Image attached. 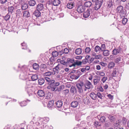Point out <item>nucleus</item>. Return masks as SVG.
Returning a JSON list of instances; mask_svg holds the SVG:
<instances>
[{
	"mask_svg": "<svg viewBox=\"0 0 129 129\" xmlns=\"http://www.w3.org/2000/svg\"><path fill=\"white\" fill-rule=\"evenodd\" d=\"M45 79L49 85L48 86L47 88L50 89L52 91H56L57 89V86L59 85V83L58 82L55 83V81L54 80H52L48 77H45Z\"/></svg>",
	"mask_w": 129,
	"mask_h": 129,
	"instance_id": "obj_1",
	"label": "nucleus"
},
{
	"mask_svg": "<svg viewBox=\"0 0 129 129\" xmlns=\"http://www.w3.org/2000/svg\"><path fill=\"white\" fill-rule=\"evenodd\" d=\"M76 86L78 89V92L79 94L83 92L85 87L83 81H80L76 84Z\"/></svg>",
	"mask_w": 129,
	"mask_h": 129,
	"instance_id": "obj_2",
	"label": "nucleus"
},
{
	"mask_svg": "<svg viewBox=\"0 0 129 129\" xmlns=\"http://www.w3.org/2000/svg\"><path fill=\"white\" fill-rule=\"evenodd\" d=\"M84 84L85 88L84 89V90L85 91H86L87 89H89L93 87L91 83L88 80Z\"/></svg>",
	"mask_w": 129,
	"mask_h": 129,
	"instance_id": "obj_3",
	"label": "nucleus"
},
{
	"mask_svg": "<svg viewBox=\"0 0 129 129\" xmlns=\"http://www.w3.org/2000/svg\"><path fill=\"white\" fill-rule=\"evenodd\" d=\"M47 107L50 110H52L53 109L56 108L60 111L62 110L64 108V105H59L58 106H57V105H47Z\"/></svg>",
	"mask_w": 129,
	"mask_h": 129,
	"instance_id": "obj_4",
	"label": "nucleus"
},
{
	"mask_svg": "<svg viewBox=\"0 0 129 129\" xmlns=\"http://www.w3.org/2000/svg\"><path fill=\"white\" fill-rule=\"evenodd\" d=\"M103 0H98V1L95 3L94 9L97 10L101 7L103 2Z\"/></svg>",
	"mask_w": 129,
	"mask_h": 129,
	"instance_id": "obj_5",
	"label": "nucleus"
},
{
	"mask_svg": "<svg viewBox=\"0 0 129 129\" xmlns=\"http://www.w3.org/2000/svg\"><path fill=\"white\" fill-rule=\"evenodd\" d=\"M62 67V65L61 64H59L55 68L53 69V70L55 74V73H58L59 71L61 69V68Z\"/></svg>",
	"mask_w": 129,
	"mask_h": 129,
	"instance_id": "obj_6",
	"label": "nucleus"
},
{
	"mask_svg": "<svg viewBox=\"0 0 129 129\" xmlns=\"http://www.w3.org/2000/svg\"><path fill=\"white\" fill-rule=\"evenodd\" d=\"M123 6H120L117 8L116 9L117 12L120 15H122L124 13Z\"/></svg>",
	"mask_w": 129,
	"mask_h": 129,
	"instance_id": "obj_7",
	"label": "nucleus"
},
{
	"mask_svg": "<svg viewBox=\"0 0 129 129\" xmlns=\"http://www.w3.org/2000/svg\"><path fill=\"white\" fill-rule=\"evenodd\" d=\"M119 74V73L118 68H115L113 69L112 73V76L113 77H117Z\"/></svg>",
	"mask_w": 129,
	"mask_h": 129,
	"instance_id": "obj_8",
	"label": "nucleus"
},
{
	"mask_svg": "<svg viewBox=\"0 0 129 129\" xmlns=\"http://www.w3.org/2000/svg\"><path fill=\"white\" fill-rule=\"evenodd\" d=\"M21 7L22 10H25L28 7V4L24 2V0H21Z\"/></svg>",
	"mask_w": 129,
	"mask_h": 129,
	"instance_id": "obj_9",
	"label": "nucleus"
},
{
	"mask_svg": "<svg viewBox=\"0 0 129 129\" xmlns=\"http://www.w3.org/2000/svg\"><path fill=\"white\" fill-rule=\"evenodd\" d=\"M43 123H42L41 122V121L40 120L39 122H36L35 123L37 125L39 126V129H44L45 128L44 126L45 125Z\"/></svg>",
	"mask_w": 129,
	"mask_h": 129,
	"instance_id": "obj_10",
	"label": "nucleus"
},
{
	"mask_svg": "<svg viewBox=\"0 0 129 129\" xmlns=\"http://www.w3.org/2000/svg\"><path fill=\"white\" fill-rule=\"evenodd\" d=\"M85 8L82 6H78L77 9V10L79 13H81L83 12L85 10Z\"/></svg>",
	"mask_w": 129,
	"mask_h": 129,
	"instance_id": "obj_11",
	"label": "nucleus"
},
{
	"mask_svg": "<svg viewBox=\"0 0 129 129\" xmlns=\"http://www.w3.org/2000/svg\"><path fill=\"white\" fill-rule=\"evenodd\" d=\"M90 9H88L84 13L83 17L85 18H87L90 16Z\"/></svg>",
	"mask_w": 129,
	"mask_h": 129,
	"instance_id": "obj_12",
	"label": "nucleus"
},
{
	"mask_svg": "<svg viewBox=\"0 0 129 129\" xmlns=\"http://www.w3.org/2000/svg\"><path fill=\"white\" fill-rule=\"evenodd\" d=\"M70 92L71 93L74 95L76 94L77 93V90L75 87L74 86H72L70 89Z\"/></svg>",
	"mask_w": 129,
	"mask_h": 129,
	"instance_id": "obj_13",
	"label": "nucleus"
},
{
	"mask_svg": "<svg viewBox=\"0 0 129 129\" xmlns=\"http://www.w3.org/2000/svg\"><path fill=\"white\" fill-rule=\"evenodd\" d=\"M82 62L81 61L78 60H76L75 62H74V63H73L72 65H71L69 66L70 67H71L72 66H75L76 65L78 66H80L81 65Z\"/></svg>",
	"mask_w": 129,
	"mask_h": 129,
	"instance_id": "obj_14",
	"label": "nucleus"
},
{
	"mask_svg": "<svg viewBox=\"0 0 129 129\" xmlns=\"http://www.w3.org/2000/svg\"><path fill=\"white\" fill-rule=\"evenodd\" d=\"M108 118L111 122L114 121L115 120V116L112 115L107 114Z\"/></svg>",
	"mask_w": 129,
	"mask_h": 129,
	"instance_id": "obj_15",
	"label": "nucleus"
},
{
	"mask_svg": "<svg viewBox=\"0 0 129 129\" xmlns=\"http://www.w3.org/2000/svg\"><path fill=\"white\" fill-rule=\"evenodd\" d=\"M89 96L93 100H95L97 99V95L94 92H92L89 94Z\"/></svg>",
	"mask_w": 129,
	"mask_h": 129,
	"instance_id": "obj_16",
	"label": "nucleus"
},
{
	"mask_svg": "<svg viewBox=\"0 0 129 129\" xmlns=\"http://www.w3.org/2000/svg\"><path fill=\"white\" fill-rule=\"evenodd\" d=\"M75 4L73 2L68 3L67 5V7L69 9H71L74 6Z\"/></svg>",
	"mask_w": 129,
	"mask_h": 129,
	"instance_id": "obj_17",
	"label": "nucleus"
},
{
	"mask_svg": "<svg viewBox=\"0 0 129 129\" xmlns=\"http://www.w3.org/2000/svg\"><path fill=\"white\" fill-rule=\"evenodd\" d=\"M54 74L55 73H54L53 72L48 71L44 73L43 74V75L44 76H46Z\"/></svg>",
	"mask_w": 129,
	"mask_h": 129,
	"instance_id": "obj_18",
	"label": "nucleus"
},
{
	"mask_svg": "<svg viewBox=\"0 0 129 129\" xmlns=\"http://www.w3.org/2000/svg\"><path fill=\"white\" fill-rule=\"evenodd\" d=\"M44 8L43 5L42 4H39L37 6V10L39 11H41Z\"/></svg>",
	"mask_w": 129,
	"mask_h": 129,
	"instance_id": "obj_19",
	"label": "nucleus"
},
{
	"mask_svg": "<svg viewBox=\"0 0 129 129\" xmlns=\"http://www.w3.org/2000/svg\"><path fill=\"white\" fill-rule=\"evenodd\" d=\"M80 75H77V74L75 73L73 74L70 76V78L72 79H77L80 77Z\"/></svg>",
	"mask_w": 129,
	"mask_h": 129,
	"instance_id": "obj_20",
	"label": "nucleus"
},
{
	"mask_svg": "<svg viewBox=\"0 0 129 129\" xmlns=\"http://www.w3.org/2000/svg\"><path fill=\"white\" fill-rule=\"evenodd\" d=\"M49 120V118L47 117H45L43 118L40 119L41 122H42L44 123H46V122H48Z\"/></svg>",
	"mask_w": 129,
	"mask_h": 129,
	"instance_id": "obj_21",
	"label": "nucleus"
},
{
	"mask_svg": "<svg viewBox=\"0 0 129 129\" xmlns=\"http://www.w3.org/2000/svg\"><path fill=\"white\" fill-rule=\"evenodd\" d=\"M102 51L103 52V55L104 56H107L110 54V51L108 50H105Z\"/></svg>",
	"mask_w": 129,
	"mask_h": 129,
	"instance_id": "obj_22",
	"label": "nucleus"
},
{
	"mask_svg": "<svg viewBox=\"0 0 129 129\" xmlns=\"http://www.w3.org/2000/svg\"><path fill=\"white\" fill-rule=\"evenodd\" d=\"M74 59H72L70 58H68L66 62L67 64L69 65H72V64L74 63Z\"/></svg>",
	"mask_w": 129,
	"mask_h": 129,
	"instance_id": "obj_23",
	"label": "nucleus"
},
{
	"mask_svg": "<svg viewBox=\"0 0 129 129\" xmlns=\"http://www.w3.org/2000/svg\"><path fill=\"white\" fill-rule=\"evenodd\" d=\"M60 3L59 0H53L52 2L53 5L54 6H57Z\"/></svg>",
	"mask_w": 129,
	"mask_h": 129,
	"instance_id": "obj_24",
	"label": "nucleus"
},
{
	"mask_svg": "<svg viewBox=\"0 0 129 129\" xmlns=\"http://www.w3.org/2000/svg\"><path fill=\"white\" fill-rule=\"evenodd\" d=\"M115 64V63L114 62H111L108 64V67L109 69H112L114 67Z\"/></svg>",
	"mask_w": 129,
	"mask_h": 129,
	"instance_id": "obj_25",
	"label": "nucleus"
},
{
	"mask_svg": "<svg viewBox=\"0 0 129 129\" xmlns=\"http://www.w3.org/2000/svg\"><path fill=\"white\" fill-rule=\"evenodd\" d=\"M38 95L40 97H43L45 95L44 92L42 90H39L37 92Z\"/></svg>",
	"mask_w": 129,
	"mask_h": 129,
	"instance_id": "obj_26",
	"label": "nucleus"
},
{
	"mask_svg": "<svg viewBox=\"0 0 129 129\" xmlns=\"http://www.w3.org/2000/svg\"><path fill=\"white\" fill-rule=\"evenodd\" d=\"M92 3L91 2L88 1L85 2L84 4V7L86 8L89 7L92 5Z\"/></svg>",
	"mask_w": 129,
	"mask_h": 129,
	"instance_id": "obj_27",
	"label": "nucleus"
},
{
	"mask_svg": "<svg viewBox=\"0 0 129 129\" xmlns=\"http://www.w3.org/2000/svg\"><path fill=\"white\" fill-rule=\"evenodd\" d=\"M120 51L119 50L115 48L113 50L112 53L114 55H116L119 53Z\"/></svg>",
	"mask_w": 129,
	"mask_h": 129,
	"instance_id": "obj_28",
	"label": "nucleus"
},
{
	"mask_svg": "<svg viewBox=\"0 0 129 129\" xmlns=\"http://www.w3.org/2000/svg\"><path fill=\"white\" fill-rule=\"evenodd\" d=\"M28 4L30 6H33L36 4V3L34 0H30L28 2Z\"/></svg>",
	"mask_w": 129,
	"mask_h": 129,
	"instance_id": "obj_29",
	"label": "nucleus"
},
{
	"mask_svg": "<svg viewBox=\"0 0 129 129\" xmlns=\"http://www.w3.org/2000/svg\"><path fill=\"white\" fill-rule=\"evenodd\" d=\"M82 52V50L81 48H78L76 49L75 51V53L77 55L81 54Z\"/></svg>",
	"mask_w": 129,
	"mask_h": 129,
	"instance_id": "obj_30",
	"label": "nucleus"
},
{
	"mask_svg": "<svg viewBox=\"0 0 129 129\" xmlns=\"http://www.w3.org/2000/svg\"><path fill=\"white\" fill-rule=\"evenodd\" d=\"M34 14L35 16L37 17H39L40 16L41 13L39 11L37 10H35V11Z\"/></svg>",
	"mask_w": 129,
	"mask_h": 129,
	"instance_id": "obj_31",
	"label": "nucleus"
},
{
	"mask_svg": "<svg viewBox=\"0 0 129 129\" xmlns=\"http://www.w3.org/2000/svg\"><path fill=\"white\" fill-rule=\"evenodd\" d=\"M14 9V7L12 6H11L10 7H9L8 8V13L12 14L13 12V10Z\"/></svg>",
	"mask_w": 129,
	"mask_h": 129,
	"instance_id": "obj_32",
	"label": "nucleus"
},
{
	"mask_svg": "<svg viewBox=\"0 0 129 129\" xmlns=\"http://www.w3.org/2000/svg\"><path fill=\"white\" fill-rule=\"evenodd\" d=\"M23 16L24 17H28L30 16L29 13L28 11H26L24 12Z\"/></svg>",
	"mask_w": 129,
	"mask_h": 129,
	"instance_id": "obj_33",
	"label": "nucleus"
},
{
	"mask_svg": "<svg viewBox=\"0 0 129 129\" xmlns=\"http://www.w3.org/2000/svg\"><path fill=\"white\" fill-rule=\"evenodd\" d=\"M101 50V47L100 46L97 45L95 47L94 49V51L96 52H100Z\"/></svg>",
	"mask_w": 129,
	"mask_h": 129,
	"instance_id": "obj_34",
	"label": "nucleus"
},
{
	"mask_svg": "<svg viewBox=\"0 0 129 129\" xmlns=\"http://www.w3.org/2000/svg\"><path fill=\"white\" fill-rule=\"evenodd\" d=\"M38 82L40 85H42L44 83L45 80L43 78H40L38 80Z\"/></svg>",
	"mask_w": 129,
	"mask_h": 129,
	"instance_id": "obj_35",
	"label": "nucleus"
},
{
	"mask_svg": "<svg viewBox=\"0 0 129 129\" xmlns=\"http://www.w3.org/2000/svg\"><path fill=\"white\" fill-rule=\"evenodd\" d=\"M31 78L32 81H35L38 79V75L36 74L33 75L31 76Z\"/></svg>",
	"mask_w": 129,
	"mask_h": 129,
	"instance_id": "obj_36",
	"label": "nucleus"
},
{
	"mask_svg": "<svg viewBox=\"0 0 129 129\" xmlns=\"http://www.w3.org/2000/svg\"><path fill=\"white\" fill-rule=\"evenodd\" d=\"M100 80V78L99 79H93V84L94 85H96Z\"/></svg>",
	"mask_w": 129,
	"mask_h": 129,
	"instance_id": "obj_37",
	"label": "nucleus"
},
{
	"mask_svg": "<svg viewBox=\"0 0 129 129\" xmlns=\"http://www.w3.org/2000/svg\"><path fill=\"white\" fill-rule=\"evenodd\" d=\"M91 59H92V60L91 61V60H90V61H88L87 60V59H83V60L82 61V63H83V64H86L87 62H88V63H91V62L92 61L93 59H94L93 58H92Z\"/></svg>",
	"mask_w": 129,
	"mask_h": 129,
	"instance_id": "obj_38",
	"label": "nucleus"
},
{
	"mask_svg": "<svg viewBox=\"0 0 129 129\" xmlns=\"http://www.w3.org/2000/svg\"><path fill=\"white\" fill-rule=\"evenodd\" d=\"M96 74L97 75H100L101 76H104L105 75V73L104 72L101 71L97 72Z\"/></svg>",
	"mask_w": 129,
	"mask_h": 129,
	"instance_id": "obj_39",
	"label": "nucleus"
},
{
	"mask_svg": "<svg viewBox=\"0 0 129 129\" xmlns=\"http://www.w3.org/2000/svg\"><path fill=\"white\" fill-rule=\"evenodd\" d=\"M121 57L118 56L115 59L114 62L116 63H118L121 61Z\"/></svg>",
	"mask_w": 129,
	"mask_h": 129,
	"instance_id": "obj_40",
	"label": "nucleus"
},
{
	"mask_svg": "<svg viewBox=\"0 0 129 129\" xmlns=\"http://www.w3.org/2000/svg\"><path fill=\"white\" fill-rule=\"evenodd\" d=\"M52 56L54 57L57 56L58 55V52L56 51H54L52 52Z\"/></svg>",
	"mask_w": 129,
	"mask_h": 129,
	"instance_id": "obj_41",
	"label": "nucleus"
},
{
	"mask_svg": "<svg viewBox=\"0 0 129 129\" xmlns=\"http://www.w3.org/2000/svg\"><path fill=\"white\" fill-rule=\"evenodd\" d=\"M33 67L34 69L37 70L39 68V65L36 63H35L33 64Z\"/></svg>",
	"mask_w": 129,
	"mask_h": 129,
	"instance_id": "obj_42",
	"label": "nucleus"
},
{
	"mask_svg": "<svg viewBox=\"0 0 129 129\" xmlns=\"http://www.w3.org/2000/svg\"><path fill=\"white\" fill-rule=\"evenodd\" d=\"M127 21V18H123L122 21V23L124 25H125L126 24V23Z\"/></svg>",
	"mask_w": 129,
	"mask_h": 129,
	"instance_id": "obj_43",
	"label": "nucleus"
},
{
	"mask_svg": "<svg viewBox=\"0 0 129 129\" xmlns=\"http://www.w3.org/2000/svg\"><path fill=\"white\" fill-rule=\"evenodd\" d=\"M40 67L41 69L44 70L47 69V66L45 64H42L41 65Z\"/></svg>",
	"mask_w": 129,
	"mask_h": 129,
	"instance_id": "obj_44",
	"label": "nucleus"
},
{
	"mask_svg": "<svg viewBox=\"0 0 129 129\" xmlns=\"http://www.w3.org/2000/svg\"><path fill=\"white\" fill-rule=\"evenodd\" d=\"M10 16L9 14L8 13L4 17L5 20L7 21L9 20L10 18Z\"/></svg>",
	"mask_w": 129,
	"mask_h": 129,
	"instance_id": "obj_45",
	"label": "nucleus"
},
{
	"mask_svg": "<svg viewBox=\"0 0 129 129\" xmlns=\"http://www.w3.org/2000/svg\"><path fill=\"white\" fill-rule=\"evenodd\" d=\"M127 121L125 117H123L122 120V124L123 125H125L126 124Z\"/></svg>",
	"mask_w": 129,
	"mask_h": 129,
	"instance_id": "obj_46",
	"label": "nucleus"
},
{
	"mask_svg": "<svg viewBox=\"0 0 129 129\" xmlns=\"http://www.w3.org/2000/svg\"><path fill=\"white\" fill-rule=\"evenodd\" d=\"M99 120L100 121L103 123L106 120V118L105 117L103 116L101 117Z\"/></svg>",
	"mask_w": 129,
	"mask_h": 129,
	"instance_id": "obj_47",
	"label": "nucleus"
},
{
	"mask_svg": "<svg viewBox=\"0 0 129 129\" xmlns=\"http://www.w3.org/2000/svg\"><path fill=\"white\" fill-rule=\"evenodd\" d=\"M90 51L91 49L89 47H86L85 49V51L86 53H88L90 52Z\"/></svg>",
	"mask_w": 129,
	"mask_h": 129,
	"instance_id": "obj_48",
	"label": "nucleus"
},
{
	"mask_svg": "<svg viewBox=\"0 0 129 129\" xmlns=\"http://www.w3.org/2000/svg\"><path fill=\"white\" fill-rule=\"evenodd\" d=\"M108 79V78L107 77L104 76L101 79V81L103 83L105 82Z\"/></svg>",
	"mask_w": 129,
	"mask_h": 129,
	"instance_id": "obj_49",
	"label": "nucleus"
},
{
	"mask_svg": "<svg viewBox=\"0 0 129 129\" xmlns=\"http://www.w3.org/2000/svg\"><path fill=\"white\" fill-rule=\"evenodd\" d=\"M94 124L95 126H100L101 125V123L97 121H95L94 122Z\"/></svg>",
	"mask_w": 129,
	"mask_h": 129,
	"instance_id": "obj_50",
	"label": "nucleus"
},
{
	"mask_svg": "<svg viewBox=\"0 0 129 129\" xmlns=\"http://www.w3.org/2000/svg\"><path fill=\"white\" fill-rule=\"evenodd\" d=\"M101 48V51H103L105 50L106 48L105 44H103L102 45Z\"/></svg>",
	"mask_w": 129,
	"mask_h": 129,
	"instance_id": "obj_51",
	"label": "nucleus"
},
{
	"mask_svg": "<svg viewBox=\"0 0 129 129\" xmlns=\"http://www.w3.org/2000/svg\"><path fill=\"white\" fill-rule=\"evenodd\" d=\"M108 7L110 8L113 5V3L111 1H109L108 3Z\"/></svg>",
	"mask_w": 129,
	"mask_h": 129,
	"instance_id": "obj_52",
	"label": "nucleus"
},
{
	"mask_svg": "<svg viewBox=\"0 0 129 129\" xmlns=\"http://www.w3.org/2000/svg\"><path fill=\"white\" fill-rule=\"evenodd\" d=\"M97 95V96L99 98L101 99H102V95L101 93L99 92H98L96 94Z\"/></svg>",
	"mask_w": 129,
	"mask_h": 129,
	"instance_id": "obj_53",
	"label": "nucleus"
},
{
	"mask_svg": "<svg viewBox=\"0 0 129 129\" xmlns=\"http://www.w3.org/2000/svg\"><path fill=\"white\" fill-rule=\"evenodd\" d=\"M63 102L61 100H58L56 103V105H62Z\"/></svg>",
	"mask_w": 129,
	"mask_h": 129,
	"instance_id": "obj_54",
	"label": "nucleus"
},
{
	"mask_svg": "<svg viewBox=\"0 0 129 129\" xmlns=\"http://www.w3.org/2000/svg\"><path fill=\"white\" fill-rule=\"evenodd\" d=\"M69 90L68 89H67L63 90V93L65 95L67 94L69 92Z\"/></svg>",
	"mask_w": 129,
	"mask_h": 129,
	"instance_id": "obj_55",
	"label": "nucleus"
},
{
	"mask_svg": "<svg viewBox=\"0 0 129 129\" xmlns=\"http://www.w3.org/2000/svg\"><path fill=\"white\" fill-rule=\"evenodd\" d=\"M75 14H74V17L76 18L77 19L79 17V13L78 12L77 13L75 12Z\"/></svg>",
	"mask_w": 129,
	"mask_h": 129,
	"instance_id": "obj_56",
	"label": "nucleus"
},
{
	"mask_svg": "<svg viewBox=\"0 0 129 129\" xmlns=\"http://www.w3.org/2000/svg\"><path fill=\"white\" fill-rule=\"evenodd\" d=\"M31 85V83L29 81H26V86L27 87H29Z\"/></svg>",
	"mask_w": 129,
	"mask_h": 129,
	"instance_id": "obj_57",
	"label": "nucleus"
},
{
	"mask_svg": "<svg viewBox=\"0 0 129 129\" xmlns=\"http://www.w3.org/2000/svg\"><path fill=\"white\" fill-rule=\"evenodd\" d=\"M102 57V56L100 54L98 55H96L95 56V59H99L101 58Z\"/></svg>",
	"mask_w": 129,
	"mask_h": 129,
	"instance_id": "obj_58",
	"label": "nucleus"
},
{
	"mask_svg": "<svg viewBox=\"0 0 129 129\" xmlns=\"http://www.w3.org/2000/svg\"><path fill=\"white\" fill-rule=\"evenodd\" d=\"M45 127L44 129H52L53 128V127L51 126V128H49L48 125L45 124Z\"/></svg>",
	"mask_w": 129,
	"mask_h": 129,
	"instance_id": "obj_59",
	"label": "nucleus"
},
{
	"mask_svg": "<svg viewBox=\"0 0 129 129\" xmlns=\"http://www.w3.org/2000/svg\"><path fill=\"white\" fill-rule=\"evenodd\" d=\"M69 52V50L67 48L64 49L63 50L64 53L66 54L68 53Z\"/></svg>",
	"mask_w": 129,
	"mask_h": 129,
	"instance_id": "obj_60",
	"label": "nucleus"
},
{
	"mask_svg": "<svg viewBox=\"0 0 129 129\" xmlns=\"http://www.w3.org/2000/svg\"><path fill=\"white\" fill-rule=\"evenodd\" d=\"M78 103L77 101H74L72 102L71 105H78Z\"/></svg>",
	"mask_w": 129,
	"mask_h": 129,
	"instance_id": "obj_61",
	"label": "nucleus"
},
{
	"mask_svg": "<svg viewBox=\"0 0 129 129\" xmlns=\"http://www.w3.org/2000/svg\"><path fill=\"white\" fill-rule=\"evenodd\" d=\"M107 96L110 99L112 100L113 99V96L110 94H108Z\"/></svg>",
	"mask_w": 129,
	"mask_h": 129,
	"instance_id": "obj_62",
	"label": "nucleus"
},
{
	"mask_svg": "<svg viewBox=\"0 0 129 129\" xmlns=\"http://www.w3.org/2000/svg\"><path fill=\"white\" fill-rule=\"evenodd\" d=\"M100 64L102 66L105 67L107 65V63H106L102 62H101L100 63Z\"/></svg>",
	"mask_w": 129,
	"mask_h": 129,
	"instance_id": "obj_63",
	"label": "nucleus"
},
{
	"mask_svg": "<svg viewBox=\"0 0 129 129\" xmlns=\"http://www.w3.org/2000/svg\"><path fill=\"white\" fill-rule=\"evenodd\" d=\"M54 103V101L53 100H51L49 102L48 105H53Z\"/></svg>",
	"mask_w": 129,
	"mask_h": 129,
	"instance_id": "obj_64",
	"label": "nucleus"
}]
</instances>
